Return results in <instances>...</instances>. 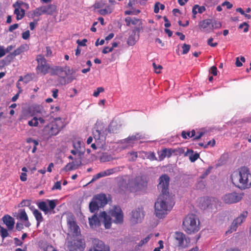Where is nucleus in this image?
<instances>
[{
  "mask_svg": "<svg viewBox=\"0 0 251 251\" xmlns=\"http://www.w3.org/2000/svg\"><path fill=\"white\" fill-rule=\"evenodd\" d=\"M170 177L166 174L161 175L159 178L157 185L161 193L154 204V212L156 216L163 218L172 208L174 204L173 197L169 192Z\"/></svg>",
  "mask_w": 251,
  "mask_h": 251,
  "instance_id": "nucleus-1",
  "label": "nucleus"
},
{
  "mask_svg": "<svg viewBox=\"0 0 251 251\" xmlns=\"http://www.w3.org/2000/svg\"><path fill=\"white\" fill-rule=\"evenodd\" d=\"M230 178L232 183L240 189L248 188L251 185V174L246 167H242L238 171L233 172Z\"/></svg>",
  "mask_w": 251,
  "mask_h": 251,
  "instance_id": "nucleus-2",
  "label": "nucleus"
},
{
  "mask_svg": "<svg viewBox=\"0 0 251 251\" xmlns=\"http://www.w3.org/2000/svg\"><path fill=\"white\" fill-rule=\"evenodd\" d=\"M100 217L103 219L104 227L106 229L111 227L112 222L117 224H121L123 222V213L119 206H114L109 211L108 214L105 211L102 212Z\"/></svg>",
  "mask_w": 251,
  "mask_h": 251,
  "instance_id": "nucleus-3",
  "label": "nucleus"
},
{
  "mask_svg": "<svg viewBox=\"0 0 251 251\" xmlns=\"http://www.w3.org/2000/svg\"><path fill=\"white\" fill-rule=\"evenodd\" d=\"M75 71L70 70L69 67L56 66L51 68L50 75L58 76L57 81L62 85L72 82L76 77L72 75Z\"/></svg>",
  "mask_w": 251,
  "mask_h": 251,
  "instance_id": "nucleus-4",
  "label": "nucleus"
},
{
  "mask_svg": "<svg viewBox=\"0 0 251 251\" xmlns=\"http://www.w3.org/2000/svg\"><path fill=\"white\" fill-rule=\"evenodd\" d=\"M182 228L188 234L197 232L200 228V222L197 216L192 214L187 215L183 219Z\"/></svg>",
  "mask_w": 251,
  "mask_h": 251,
  "instance_id": "nucleus-5",
  "label": "nucleus"
},
{
  "mask_svg": "<svg viewBox=\"0 0 251 251\" xmlns=\"http://www.w3.org/2000/svg\"><path fill=\"white\" fill-rule=\"evenodd\" d=\"M107 203V199L104 194L95 195L89 203V208L91 213L97 212L100 208L103 207Z\"/></svg>",
  "mask_w": 251,
  "mask_h": 251,
  "instance_id": "nucleus-6",
  "label": "nucleus"
},
{
  "mask_svg": "<svg viewBox=\"0 0 251 251\" xmlns=\"http://www.w3.org/2000/svg\"><path fill=\"white\" fill-rule=\"evenodd\" d=\"M147 185V182L144 180L141 176H137L130 180L127 184V188L130 192H136L145 188Z\"/></svg>",
  "mask_w": 251,
  "mask_h": 251,
  "instance_id": "nucleus-7",
  "label": "nucleus"
},
{
  "mask_svg": "<svg viewBox=\"0 0 251 251\" xmlns=\"http://www.w3.org/2000/svg\"><path fill=\"white\" fill-rule=\"evenodd\" d=\"M36 60L38 65L36 67V71L38 74L40 73L43 75L47 74L49 71L51 72V69L49 64L47 63L46 59L42 55H37Z\"/></svg>",
  "mask_w": 251,
  "mask_h": 251,
  "instance_id": "nucleus-8",
  "label": "nucleus"
},
{
  "mask_svg": "<svg viewBox=\"0 0 251 251\" xmlns=\"http://www.w3.org/2000/svg\"><path fill=\"white\" fill-rule=\"evenodd\" d=\"M38 208L44 212L45 214L54 213V209L56 206V200H47L46 201H40L37 203Z\"/></svg>",
  "mask_w": 251,
  "mask_h": 251,
  "instance_id": "nucleus-9",
  "label": "nucleus"
},
{
  "mask_svg": "<svg viewBox=\"0 0 251 251\" xmlns=\"http://www.w3.org/2000/svg\"><path fill=\"white\" fill-rule=\"evenodd\" d=\"M65 126V124L60 118H56L55 120L48 126L50 128L49 134L50 136L56 135Z\"/></svg>",
  "mask_w": 251,
  "mask_h": 251,
  "instance_id": "nucleus-10",
  "label": "nucleus"
},
{
  "mask_svg": "<svg viewBox=\"0 0 251 251\" xmlns=\"http://www.w3.org/2000/svg\"><path fill=\"white\" fill-rule=\"evenodd\" d=\"M95 128L96 129L93 131L94 138L97 144H99L101 143V141L103 142L105 140L106 128L102 125H96Z\"/></svg>",
  "mask_w": 251,
  "mask_h": 251,
  "instance_id": "nucleus-11",
  "label": "nucleus"
},
{
  "mask_svg": "<svg viewBox=\"0 0 251 251\" xmlns=\"http://www.w3.org/2000/svg\"><path fill=\"white\" fill-rule=\"evenodd\" d=\"M242 199V195L236 192L226 194L222 197L223 201L227 204L238 202L240 201Z\"/></svg>",
  "mask_w": 251,
  "mask_h": 251,
  "instance_id": "nucleus-12",
  "label": "nucleus"
},
{
  "mask_svg": "<svg viewBox=\"0 0 251 251\" xmlns=\"http://www.w3.org/2000/svg\"><path fill=\"white\" fill-rule=\"evenodd\" d=\"M68 247L70 251H83L85 243L82 239H74L68 243Z\"/></svg>",
  "mask_w": 251,
  "mask_h": 251,
  "instance_id": "nucleus-13",
  "label": "nucleus"
},
{
  "mask_svg": "<svg viewBox=\"0 0 251 251\" xmlns=\"http://www.w3.org/2000/svg\"><path fill=\"white\" fill-rule=\"evenodd\" d=\"M247 214L248 212L247 211L244 212L236 219H234L230 226V229L226 231V234L230 233L236 231L238 226L245 221Z\"/></svg>",
  "mask_w": 251,
  "mask_h": 251,
  "instance_id": "nucleus-14",
  "label": "nucleus"
},
{
  "mask_svg": "<svg viewBox=\"0 0 251 251\" xmlns=\"http://www.w3.org/2000/svg\"><path fill=\"white\" fill-rule=\"evenodd\" d=\"M88 251H110V247L102 241L95 240L92 247Z\"/></svg>",
  "mask_w": 251,
  "mask_h": 251,
  "instance_id": "nucleus-15",
  "label": "nucleus"
},
{
  "mask_svg": "<svg viewBox=\"0 0 251 251\" xmlns=\"http://www.w3.org/2000/svg\"><path fill=\"white\" fill-rule=\"evenodd\" d=\"M125 21L127 26H135L134 28H139V31L142 29V22L141 19L135 17H127Z\"/></svg>",
  "mask_w": 251,
  "mask_h": 251,
  "instance_id": "nucleus-16",
  "label": "nucleus"
},
{
  "mask_svg": "<svg viewBox=\"0 0 251 251\" xmlns=\"http://www.w3.org/2000/svg\"><path fill=\"white\" fill-rule=\"evenodd\" d=\"M144 217L143 208L138 207L131 213V221L134 224L140 222Z\"/></svg>",
  "mask_w": 251,
  "mask_h": 251,
  "instance_id": "nucleus-17",
  "label": "nucleus"
},
{
  "mask_svg": "<svg viewBox=\"0 0 251 251\" xmlns=\"http://www.w3.org/2000/svg\"><path fill=\"white\" fill-rule=\"evenodd\" d=\"M67 224L70 231L74 236H77L80 234L79 226L77 225L74 218H70L67 220Z\"/></svg>",
  "mask_w": 251,
  "mask_h": 251,
  "instance_id": "nucleus-18",
  "label": "nucleus"
},
{
  "mask_svg": "<svg viewBox=\"0 0 251 251\" xmlns=\"http://www.w3.org/2000/svg\"><path fill=\"white\" fill-rule=\"evenodd\" d=\"M174 238L178 247L184 248L186 246L187 241L186 235L181 232L175 233Z\"/></svg>",
  "mask_w": 251,
  "mask_h": 251,
  "instance_id": "nucleus-19",
  "label": "nucleus"
},
{
  "mask_svg": "<svg viewBox=\"0 0 251 251\" xmlns=\"http://www.w3.org/2000/svg\"><path fill=\"white\" fill-rule=\"evenodd\" d=\"M119 171V168L118 167L107 169L104 171L100 172L93 176L91 181H94L101 177L108 176L114 174V173Z\"/></svg>",
  "mask_w": 251,
  "mask_h": 251,
  "instance_id": "nucleus-20",
  "label": "nucleus"
},
{
  "mask_svg": "<svg viewBox=\"0 0 251 251\" xmlns=\"http://www.w3.org/2000/svg\"><path fill=\"white\" fill-rule=\"evenodd\" d=\"M139 28H134L131 31V34L129 36L127 44L128 46H134L139 39Z\"/></svg>",
  "mask_w": 251,
  "mask_h": 251,
  "instance_id": "nucleus-21",
  "label": "nucleus"
},
{
  "mask_svg": "<svg viewBox=\"0 0 251 251\" xmlns=\"http://www.w3.org/2000/svg\"><path fill=\"white\" fill-rule=\"evenodd\" d=\"M18 219L24 223V225L27 227H29L31 224L30 223L27 215L24 209H21L18 215Z\"/></svg>",
  "mask_w": 251,
  "mask_h": 251,
  "instance_id": "nucleus-22",
  "label": "nucleus"
},
{
  "mask_svg": "<svg viewBox=\"0 0 251 251\" xmlns=\"http://www.w3.org/2000/svg\"><path fill=\"white\" fill-rule=\"evenodd\" d=\"M2 221L9 230H12L14 226V219L9 215H5L2 217Z\"/></svg>",
  "mask_w": 251,
  "mask_h": 251,
  "instance_id": "nucleus-23",
  "label": "nucleus"
},
{
  "mask_svg": "<svg viewBox=\"0 0 251 251\" xmlns=\"http://www.w3.org/2000/svg\"><path fill=\"white\" fill-rule=\"evenodd\" d=\"M32 210L33 214L37 221V226L38 227L41 223L43 222L44 218L41 212L38 209L34 208L33 206L30 208Z\"/></svg>",
  "mask_w": 251,
  "mask_h": 251,
  "instance_id": "nucleus-24",
  "label": "nucleus"
},
{
  "mask_svg": "<svg viewBox=\"0 0 251 251\" xmlns=\"http://www.w3.org/2000/svg\"><path fill=\"white\" fill-rule=\"evenodd\" d=\"M89 224L92 228H96L100 226V222L97 215L94 214L91 218H89Z\"/></svg>",
  "mask_w": 251,
  "mask_h": 251,
  "instance_id": "nucleus-25",
  "label": "nucleus"
},
{
  "mask_svg": "<svg viewBox=\"0 0 251 251\" xmlns=\"http://www.w3.org/2000/svg\"><path fill=\"white\" fill-rule=\"evenodd\" d=\"M39 247L43 251H57L53 246L43 241L39 242Z\"/></svg>",
  "mask_w": 251,
  "mask_h": 251,
  "instance_id": "nucleus-26",
  "label": "nucleus"
},
{
  "mask_svg": "<svg viewBox=\"0 0 251 251\" xmlns=\"http://www.w3.org/2000/svg\"><path fill=\"white\" fill-rule=\"evenodd\" d=\"M216 199L214 198H208L204 201L203 205L204 206V208H205V205H206V207L207 208L212 209L213 208V206L214 207L216 206Z\"/></svg>",
  "mask_w": 251,
  "mask_h": 251,
  "instance_id": "nucleus-27",
  "label": "nucleus"
},
{
  "mask_svg": "<svg viewBox=\"0 0 251 251\" xmlns=\"http://www.w3.org/2000/svg\"><path fill=\"white\" fill-rule=\"evenodd\" d=\"M172 155L171 150L167 149H164L161 150L159 153V159L160 161L163 160L166 157H170Z\"/></svg>",
  "mask_w": 251,
  "mask_h": 251,
  "instance_id": "nucleus-28",
  "label": "nucleus"
},
{
  "mask_svg": "<svg viewBox=\"0 0 251 251\" xmlns=\"http://www.w3.org/2000/svg\"><path fill=\"white\" fill-rule=\"evenodd\" d=\"M212 23V19H206L200 22L199 26L201 30H205Z\"/></svg>",
  "mask_w": 251,
  "mask_h": 251,
  "instance_id": "nucleus-29",
  "label": "nucleus"
},
{
  "mask_svg": "<svg viewBox=\"0 0 251 251\" xmlns=\"http://www.w3.org/2000/svg\"><path fill=\"white\" fill-rule=\"evenodd\" d=\"M45 14L52 15L55 11L56 7L54 5L50 4L47 6H43Z\"/></svg>",
  "mask_w": 251,
  "mask_h": 251,
  "instance_id": "nucleus-30",
  "label": "nucleus"
},
{
  "mask_svg": "<svg viewBox=\"0 0 251 251\" xmlns=\"http://www.w3.org/2000/svg\"><path fill=\"white\" fill-rule=\"evenodd\" d=\"M14 14L16 15L17 20H19L23 19L24 17L25 11L22 8H16L14 10Z\"/></svg>",
  "mask_w": 251,
  "mask_h": 251,
  "instance_id": "nucleus-31",
  "label": "nucleus"
},
{
  "mask_svg": "<svg viewBox=\"0 0 251 251\" xmlns=\"http://www.w3.org/2000/svg\"><path fill=\"white\" fill-rule=\"evenodd\" d=\"M196 134V131L193 129L191 131H182L181 132V136L184 139H188L194 137Z\"/></svg>",
  "mask_w": 251,
  "mask_h": 251,
  "instance_id": "nucleus-32",
  "label": "nucleus"
},
{
  "mask_svg": "<svg viewBox=\"0 0 251 251\" xmlns=\"http://www.w3.org/2000/svg\"><path fill=\"white\" fill-rule=\"evenodd\" d=\"M97 12L101 15H106L112 12V9L109 5H107L104 8H101L97 11Z\"/></svg>",
  "mask_w": 251,
  "mask_h": 251,
  "instance_id": "nucleus-33",
  "label": "nucleus"
},
{
  "mask_svg": "<svg viewBox=\"0 0 251 251\" xmlns=\"http://www.w3.org/2000/svg\"><path fill=\"white\" fill-rule=\"evenodd\" d=\"M25 45H21L16 50H15L13 52L11 53L10 55L12 56H16L24 52L25 50Z\"/></svg>",
  "mask_w": 251,
  "mask_h": 251,
  "instance_id": "nucleus-34",
  "label": "nucleus"
},
{
  "mask_svg": "<svg viewBox=\"0 0 251 251\" xmlns=\"http://www.w3.org/2000/svg\"><path fill=\"white\" fill-rule=\"evenodd\" d=\"M45 14L43 6L36 8L33 12L34 16H40Z\"/></svg>",
  "mask_w": 251,
  "mask_h": 251,
  "instance_id": "nucleus-35",
  "label": "nucleus"
},
{
  "mask_svg": "<svg viewBox=\"0 0 251 251\" xmlns=\"http://www.w3.org/2000/svg\"><path fill=\"white\" fill-rule=\"evenodd\" d=\"M211 25V29H218L221 27L222 24L220 22L212 20V23L210 25Z\"/></svg>",
  "mask_w": 251,
  "mask_h": 251,
  "instance_id": "nucleus-36",
  "label": "nucleus"
},
{
  "mask_svg": "<svg viewBox=\"0 0 251 251\" xmlns=\"http://www.w3.org/2000/svg\"><path fill=\"white\" fill-rule=\"evenodd\" d=\"M0 232L3 239L7 237L9 235L7 230L1 226H0Z\"/></svg>",
  "mask_w": 251,
  "mask_h": 251,
  "instance_id": "nucleus-37",
  "label": "nucleus"
},
{
  "mask_svg": "<svg viewBox=\"0 0 251 251\" xmlns=\"http://www.w3.org/2000/svg\"><path fill=\"white\" fill-rule=\"evenodd\" d=\"M76 168L74 162L68 163L64 167V170L66 171H70L75 170Z\"/></svg>",
  "mask_w": 251,
  "mask_h": 251,
  "instance_id": "nucleus-38",
  "label": "nucleus"
},
{
  "mask_svg": "<svg viewBox=\"0 0 251 251\" xmlns=\"http://www.w3.org/2000/svg\"><path fill=\"white\" fill-rule=\"evenodd\" d=\"M28 125L30 126H37L38 125V118L33 117L31 120L28 121Z\"/></svg>",
  "mask_w": 251,
  "mask_h": 251,
  "instance_id": "nucleus-39",
  "label": "nucleus"
},
{
  "mask_svg": "<svg viewBox=\"0 0 251 251\" xmlns=\"http://www.w3.org/2000/svg\"><path fill=\"white\" fill-rule=\"evenodd\" d=\"M190 48H191L190 45L186 44H184L182 47V53L183 54H187L189 52V51L190 49Z\"/></svg>",
  "mask_w": 251,
  "mask_h": 251,
  "instance_id": "nucleus-40",
  "label": "nucleus"
},
{
  "mask_svg": "<svg viewBox=\"0 0 251 251\" xmlns=\"http://www.w3.org/2000/svg\"><path fill=\"white\" fill-rule=\"evenodd\" d=\"M152 66L154 68V71L156 74H159L161 72V70L162 69V66L160 65H157L155 63H152Z\"/></svg>",
  "mask_w": 251,
  "mask_h": 251,
  "instance_id": "nucleus-41",
  "label": "nucleus"
},
{
  "mask_svg": "<svg viewBox=\"0 0 251 251\" xmlns=\"http://www.w3.org/2000/svg\"><path fill=\"white\" fill-rule=\"evenodd\" d=\"M104 5V3L102 1H100L97 2H96L94 5L93 7L94 9H101L102 8Z\"/></svg>",
  "mask_w": 251,
  "mask_h": 251,
  "instance_id": "nucleus-42",
  "label": "nucleus"
},
{
  "mask_svg": "<svg viewBox=\"0 0 251 251\" xmlns=\"http://www.w3.org/2000/svg\"><path fill=\"white\" fill-rule=\"evenodd\" d=\"M151 235H149L144 239L141 240L138 244V246L141 247L147 243L151 238Z\"/></svg>",
  "mask_w": 251,
  "mask_h": 251,
  "instance_id": "nucleus-43",
  "label": "nucleus"
},
{
  "mask_svg": "<svg viewBox=\"0 0 251 251\" xmlns=\"http://www.w3.org/2000/svg\"><path fill=\"white\" fill-rule=\"evenodd\" d=\"M139 139H140V138L139 137V134H137L135 135H132L131 136L128 137L126 139V141H127V142L130 143V141L138 140Z\"/></svg>",
  "mask_w": 251,
  "mask_h": 251,
  "instance_id": "nucleus-44",
  "label": "nucleus"
},
{
  "mask_svg": "<svg viewBox=\"0 0 251 251\" xmlns=\"http://www.w3.org/2000/svg\"><path fill=\"white\" fill-rule=\"evenodd\" d=\"M104 89L103 87H98L97 88V90L94 91L93 93V96H94L95 97H97L99 95L100 93L103 92H104Z\"/></svg>",
  "mask_w": 251,
  "mask_h": 251,
  "instance_id": "nucleus-45",
  "label": "nucleus"
},
{
  "mask_svg": "<svg viewBox=\"0 0 251 251\" xmlns=\"http://www.w3.org/2000/svg\"><path fill=\"white\" fill-rule=\"evenodd\" d=\"M32 80V74H27L24 76V83L25 84L27 83L29 81Z\"/></svg>",
  "mask_w": 251,
  "mask_h": 251,
  "instance_id": "nucleus-46",
  "label": "nucleus"
},
{
  "mask_svg": "<svg viewBox=\"0 0 251 251\" xmlns=\"http://www.w3.org/2000/svg\"><path fill=\"white\" fill-rule=\"evenodd\" d=\"M199 156V154L198 153H196L190 156L189 159L192 162H194L198 159Z\"/></svg>",
  "mask_w": 251,
  "mask_h": 251,
  "instance_id": "nucleus-47",
  "label": "nucleus"
},
{
  "mask_svg": "<svg viewBox=\"0 0 251 251\" xmlns=\"http://www.w3.org/2000/svg\"><path fill=\"white\" fill-rule=\"evenodd\" d=\"M46 53L45 54L46 56L47 57H51L52 55V51H51V50L50 47H49V46L46 47Z\"/></svg>",
  "mask_w": 251,
  "mask_h": 251,
  "instance_id": "nucleus-48",
  "label": "nucleus"
},
{
  "mask_svg": "<svg viewBox=\"0 0 251 251\" xmlns=\"http://www.w3.org/2000/svg\"><path fill=\"white\" fill-rule=\"evenodd\" d=\"M30 32L28 30L22 33V38L25 40H27L29 38Z\"/></svg>",
  "mask_w": 251,
  "mask_h": 251,
  "instance_id": "nucleus-49",
  "label": "nucleus"
},
{
  "mask_svg": "<svg viewBox=\"0 0 251 251\" xmlns=\"http://www.w3.org/2000/svg\"><path fill=\"white\" fill-rule=\"evenodd\" d=\"M213 41V39L212 38H210L208 39L207 41V44L212 47H215L217 46L218 44L217 43H213L212 41Z\"/></svg>",
  "mask_w": 251,
  "mask_h": 251,
  "instance_id": "nucleus-50",
  "label": "nucleus"
},
{
  "mask_svg": "<svg viewBox=\"0 0 251 251\" xmlns=\"http://www.w3.org/2000/svg\"><path fill=\"white\" fill-rule=\"evenodd\" d=\"M87 42V40L86 39H83L82 40H77L76 43L80 46H86V43Z\"/></svg>",
  "mask_w": 251,
  "mask_h": 251,
  "instance_id": "nucleus-51",
  "label": "nucleus"
},
{
  "mask_svg": "<svg viewBox=\"0 0 251 251\" xmlns=\"http://www.w3.org/2000/svg\"><path fill=\"white\" fill-rule=\"evenodd\" d=\"M61 189V182L59 181L56 182L54 183V185H53V186L52 188V190H54V189L60 190Z\"/></svg>",
  "mask_w": 251,
  "mask_h": 251,
  "instance_id": "nucleus-52",
  "label": "nucleus"
},
{
  "mask_svg": "<svg viewBox=\"0 0 251 251\" xmlns=\"http://www.w3.org/2000/svg\"><path fill=\"white\" fill-rule=\"evenodd\" d=\"M19 27V25L18 24H14L12 25H11L8 28V30L10 32H12L14 30L17 29Z\"/></svg>",
  "mask_w": 251,
  "mask_h": 251,
  "instance_id": "nucleus-53",
  "label": "nucleus"
},
{
  "mask_svg": "<svg viewBox=\"0 0 251 251\" xmlns=\"http://www.w3.org/2000/svg\"><path fill=\"white\" fill-rule=\"evenodd\" d=\"M113 50V48H109L108 47H104L103 49L102 52L103 54H106L108 52H111Z\"/></svg>",
  "mask_w": 251,
  "mask_h": 251,
  "instance_id": "nucleus-54",
  "label": "nucleus"
},
{
  "mask_svg": "<svg viewBox=\"0 0 251 251\" xmlns=\"http://www.w3.org/2000/svg\"><path fill=\"white\" fill-rule=\"evenodd\" d=\"M24 228V225L21 223H17L16 225V229L18 231H21Z\"/></svg>",
  "mask_w": 251,
  "mask_h": 251,
  "instance_id": "nucleus-55",
  "label": "nucleus"
},
{
  "mask_svg": "<svg viewBox=\"0 0 251 251\" xmlns=\"http://www.w3.org/2000/svg\"><path fill=\"white\" fill-rule=\"evenodd\" d=\"M159 4H160V2H156L155 4H154V12L156 14L158 13L159 12Z\"/></svg>",
  "mask_w": 251,
  "mask_h": 251,
  "instance_id": "nucleus-56",
  "label": "nucleus"
},
{
  "mask_svg": "<svg viewBox=\"0 0 251 251\" xmlns=\"http://www.w3.org/2000/svg\"><path fill=\"white\" fill-rule=\"evenodd\" d=\"M197 133L198 135L196 136L195 135V136L194 137V140L200 139L204 135V132L201 131L198 132Z\"/></svg>",
  "mask_w": 251,
  "mask_h": 251,
  "instance_id": "nucleus-57",
  "label": "nucleus"
},
{
  "mask_svg": "<svg viewBox=\"0 0 251 251\" xmlns=\"http://www.w3.org/2000/svg\"><path fill=\"white\" fill-rule=\"evenodd\" d=\"M198 7V4H196L193 7L192 13H193V18H196V15L197 14V13H198V10H197Z\"/></svg>",
  "mask_w": 251,
  "mask_h": 251,
  "instance_id": "nucleus-58",
  "label": "nucleus"
},
{
  "mask_svg": "<svg viewBox=\"0 0 251 251\" xmlns=\"http://www.w3.org/2000/svg\"><path fill=\"white\" fill-rule=\"evenodd\" d=\"M211 73L214 76L217 75V69L216 66H213L211 67Z\"/></svg>",
  "mask_w": 251,
  "mask_h": 251,
  "instance_id": "nucleus-59",
  "label": "nucleus"
},
{
  "mask_svg": "<svg viewBox=\"0 0 251 251\" xmlns=\"http://www.w3.org/2000/svg\"><path fill=\"white\" fill-rule=\"evenodd\" d=\"M222 6H226L227 9H231L233 5L229 1H226L222 4Z\"/></svg>",
  "mask_w": 251,
  "mask_h": 251,
  "instance_id": "nucleus-60",
  "label": "nucleus"
},
{
  "mask_svg": "<svg viewBox=\"0 0 251 251\" xmlns=\"http://www.w3.org/2000/svg\"><path fill=\"white\" fill-rule=\"evenodd\" d=\"M20 179L22 181H25L27 180V175L25 173H22L20 176Z\"/></svg>",
  "mask_w": 251,
  "mask_h": 251,
  "instance_id": "nucleus-61",
  "label": "nucleus"
},
{
  "mask_svg": "<svg viewBox=\"0 0 251 251\" xmlns=\"http://www.w3.org/2000/svg\"><path fill=\"white\" fill-rule=\"evenodd\" d=\"M215 145V140L213 139L212 141H209L207 142V143L205 145L204 148H207L208 146H211L212 147L214 146Z\"/></svg>",
  "mask_w": 251,
  "mask_h": 251,
  "instance_id": "nucleus-62",
  "label": "nucleus"
},
{
  "mask_svg": "<svg viewBox=\"0 0 251 251\" xmlns=\"http://www.w3.org/2000/svg\"><path fill=\"white\" fill-rule=\"evenodd\" d=\"M198 12L199 13H202L203 12H204L206 10V8L203 6H200L198 5V7H197Z\"/></svg>",
  "mask_w": 251,
  "mask_h": 251,
  "instance_id": "nucleus-63",
  "label": "nucleus"
},
{
  "mask_svg": "<svg viewBox=\"0 0 251 251\" xmlns=\"http://www.w3.org/2000/svg\"><path fill=\"white\" fill-rule=\"evenodd\" d=\"M80 144L81 143L79 141H78L77 143H74L73 147L76 151H78L80 148Z\"/></svg>",
  "mask_w": 251,
  "mask_h": 251,
  "instance_id": "nucleus-64",
  "label": "nucleus"
}]
</instances>
